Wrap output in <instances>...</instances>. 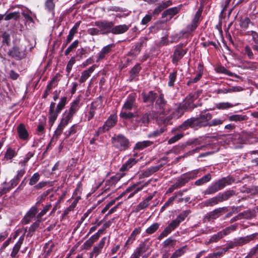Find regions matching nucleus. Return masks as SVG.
I'll use <instances>...</instances> for the list:
<instances>
[{"label": "nucleus", "instance_id": "f257e3e1", "mask_svg": "<svg viewBox=\"0 0 258 258\" xmlns=\"http://www.w3.org/2000/svg\"><path fill=\"white\" fill-rule=\"evenodd\" d=\"M205 110L201 111L198 117H192L183 121L181 124L175 127L172 130V133L176 132H183L189 128L197 130L202 127H204V113Z\"/></svg>", "mask_w": 258, "mask_h": 258}, {"label": "nucleus", "instance_id": "f03ea898", "mask_svg": "<svg viewBox=\"0 0 258 258\" xmlns=\"http://www.w3.org/2000/svg\"><path fill=\"white\" fill-rule=\"evenodd\" d=\"M191 213L190 210L183 211L164 229L157 237V239L161 240L169 235L173 231L180 225V223L185 220V218Z\"/></svg>", "mask_w": 258, "mask_h": 258}, {"label": "nucleus", "instance_id": "7ed1b4c3", "mask_svg": "<svg viewBox=\"0 0 258 258\" xmlns=\"http://www.w3.org/2000/svg\"><path fill=\"white\" fill-rule=\"evenodd\" d=\"M67 103V97L66 96L62 97L60 98L59 103L57 104L55 108V103L51 102L48 111V123L50 127H51L55 120H56L58 114L61 110L64 108Z\"/></svg>", "mask_w": 258, "mask_h": 258}, {"label": "nucleus", "instance_id": "20e7f679", "mask_svg": "<svg viewBox=\"0 0 258 258\" xmlns=\"http://www.w3.org/2000/svg\"><path fill=\"white\" fill-rule=\"evenodd\" d=\"M234 180L231 177L227 176L223 177L213 182L208 188L203 191L205 195H210L215 194L218 191L222 190L227 185H230Z\"/></svg>", "mask_w": 258, "mask_h": 258}, {"label": "nucleus", "instance_id": "39448f33", "mask_svg": "<svg viewBox=\"0 0 258 258\" xmlns=\"http://www.w3.org/2000/svg\"><path fill=\"white\" fill-rule=\"evenodd\" d=\"M111 142L113 147L120 152L128 150L132 145L130 140L122 134L114 135Z\"/></svg>", "mask_w": 258, "mask_h": 258}, {"label": "nucleus", "instance_id": "423d86ee", "mask_svg": "<svg viewBox=\"0 0 258 258\" xmlns=\"http://www.w3.org/2000/svg\"><path fill=\"white\" fill-rule=\"evenodd\" d=\"M150 114L149 112L145 113L141 111L136 112V116L132 121V124L135 128L139 126H148L150 121Z\"/></svg>", "mask_w": 258, "mask_h": 258}, {"label": "nucleus", "instance_id": "0eeeda50", "mask_svg": "<svg viewBox=\"0 0 258 258\" xmlns=\"http://www.w3.org/2000/svg\"><path fill=\"white\" fill-rule=\"evenodd\" d=\"M237 226V224H235L226 227L225 229L213 235L209 239L208 243H213L218 242L224 236L229 234L231 232L235 231Z\"/></svg>", "mask_w": 258, "mask_h": 258}, {"label": "nucleus", "instance_id": "6e6552de", "mask_svg": "<svg viewBox=\"0 0 258 258\" xmlns=\"http://www.w3.org/2000/svg\"><path fill=\"white\" fill-rule=\"evenodd\" d=\"M228 211L227 207H220L215 209L213 211L208 213L204 218V222H210L211 220L217 219L221 216L225 214Z\"/></svg>", "mask_w": 258, "mask_h": 258}, {"label": "nucleus", "instance_id": "1a4fd4ad", "mask_svg": "<svg viewBox=\"0 0 258 258\" xmlns=\"http://www.w3.org/2000/svg\"><path fill=\"white\" fill-rule=\"evenodd\" d=\"M117 121V115L115 114L110 115L104 122L103 125L98 128L96 132L97 136L109 131L116 124Z\"/></svg>", "mask_w": 258, "mask_h": 258}, {"label": "nucleus", "instance_id": "9d476101", "mask_svg": "<svg viewBox=\"0 0 258 258\" xmlns=\"http://www.w3.org/2000/svg\"><path fill=\"white\" fill-rule=\"evenodd\" d=\"M197 98L196 95L190 93L186 96L181 103L182 104L187 111H191L195 108L202 105L201 103L196 104L194 103Z\"/></svg>", "mask_w": 258, "mask_h": 258}, {"label": "nucleus", "instance_id": "9b49d317", "mask_svg": "<svg viewBox=\"0 0 258 258\" xmlns=\"http://www.w3.org/2000/svg\"><path fill=\"white\" fill-rule=\"evenodd\" d=\"M95 25L100 29L101 34H107L111 33L114 23L108 21H98L95 22Z\"/></svg>", "mask_w": 258, "mask_h": 258}, {"label": "nucleus", "instance_id": "f8f14e48", "mask_svg": "<svg viewBox=\"0 0 258 258\" xmlns=\"http://www.w3.org/2000/svg\"><path fill=\"white\" fill-rule=\"evenodd\" d=\"M141 96L143 102L147 104L148 106H153L158 97V94L154 91H150L148 92L143 91Z\"/></svg>", "mask_w": 258, "mask_h": 258}, {"label": "nucleus", "instance_id": "ddd939ff", "mask_svg": "<svg viewBox=\"0 0 258 258\" xmlns=\"http://www.w3.org/2000/svg\"><path fill=\"white\" fill-rule=\"evenodd\" d=\"M182 6V5H179L177 7L171 8L164 11L162 14V18L166 19L163 21V23L170 21L173 16L180 11Z\"/></svg>", "mask_w": 258, "mask_h": 258}, {"label": "nucleus", "instance_id": "4468645a", "mask_svg": "<svg viewBox=\"0 0 258 258\" xmlns=\"http://www.w3.org/2000/svg\"><path fill=\"white\" fill-rule=\"evenodd\" d=\"M203 117L204 127L216 126L222 124L223 123V120L219 118H215L210 121L212 118V114L210 113H204Z\"/></svg>", "mask_w": 258, "mask_h": 258}, {"label": "nucleus", "instance_id": "2eb2a0df", "mask_svg": "<svg viewBox=\"0 0 258 258\" xmlns=\"http://www.w3.org/2000/svg\"><path fill=\"white\" fill-rule=\"evenodd\" d=\"M155 102V109L158 110L160 113H163L167 104V102L164 98V94L163 93L160 94Z\"/></svg>", "mask_w": 258, "mask_h": 258}, {"label": "nucleus", "instance_id": "dca6fc26", "mask_svg": "<svg viewBox=\"0 0 258 258\" xmlns=\"http://www.w3.org/2000/svg\"><path fill=\"white\" fill-rule=\"evenodd\" d=\"M191 173H186L178 178L173 184L176 189L181 188L187 183L191 179L194 178Z\"/></svg>", "mask_w": 258, "mask_h": 258}, {"label": "nucleus", "instance_id": "f3484780", "mask_svg": "<svg viewBox=\"0 0 258 258\" xmlns=\"http://www.w3.org/2000/svg\"><path fill=\"white\" fill-rule=\"evenodd\" d=\"M136 94L135 93L130 94L122 106V109L131 110L136 107Z\"/></svg>", "mask_w": 258, "mask_h": 258}, {"label": "nucleus", "instance_id": "a211bd4d", "mask_svg": "<svg viewBox=\"0 0 258 258\" xmlns=\"http://www.w3.org/2000/svg\"><path fill=\"white\" fill-rule=\"evenodd\" d=\"M247 244L245 237H240L233 239L232 241H229L226 245L229 249H232L235 247L242 246Z\"/></svg>", "mask_w": 258, "mask_h": 258}, {"label": "nucleus", "instance_id": "6ab92c4d", "mask_svg": "<svg viewBox=\"0 0 258 258\" xmlns=\"http://www.w3.org/2000/svg\"><path fill=\"white\" fill-rule=\"evenodd\" d=\"M8 54L16 60H20L26 56L25 49H10Z\"/></svg>", "mask_w": 258, "mask_h": 258}, {"label": "nucleus", "instance_id": "aec40b11", "mask_svg": "<svg viewBox=\"0 0 258 258\" xmlns=\"http://www.w3.org/2000/svg\"><path fill=\"white\" fill-rule=\"evenodd\" d=\"M187 49H175L173 54L171 56L172 62L177 64L178 61L180 60L186 53Z\"/></svg>", "mask_w": 258, "mask_h": 258}, {"label": "nucleus", "instance_id": "412c9836", "mask_svg": "<svg viewBox=\"0 0 258 258\" xmlns=\"http://www.w3.org/2000/svg\"><path fill=\"white\" fill-rule=\"evenodd\" d=\"M25 173L26 169H21L18 171L17 175L10 180V185L8 188H11V190L13 188L17 185L20 180V179L23 177Z\"/></svg>", "mask_w": 258, "mask_h": 258}, {"label": "nucleus", "instance_id": "4be33fe9", "mask_svg": "<svg viewBox=\"0 0 258 258\" xmlns=\"http://www.w3.org/2000/svg\"><path fill=\"white\" fill-rule=\"evenodd\" d=\"M17 133L21 140L26 141L29 139V134L23 123H20L17 127Z\"/></svg>", "mask_w": 258, "mask_h": 258}, {"label": "nucleus", "instance_id": "5701e85b", "mask_svg": "<svg viewBox=\"0 0 258 258\" xmlns=\"http://www.w3.org/2000/svg\"><path fill=\"white\" fill-rule=\"evenodd\" d=\"M105 241L106 237H104L101 239L97 245L93 247L92 252L90 253V258H92L94 255L97 256L101 252L102 249L104 246Z\"/></svg>", "mask_w": 258, "mask_h": 258}, {"label": "nucleus", "instance_id": "b1692460", "mask_svg": "<svg viewBox=\"0 0 258 258\" xmlns=\"http://www.w3.org/2000/svg\"><path fill=\"white\" fill-rule=\"evenodd\" d=\"M172 4V2L170 0H167L166 1H163L160 4H159L158 6L157 7L153 12V15H156L159 14L161 11H162L165 9L167 7L171 6Z\"/></svg>", "mask_w": 258, "mask_h": 258}, {"label": "nucleus", "instance_id": "393cba45", "mask_svg": "<svg viewBox=\"0 0 258 258\" xmlns=\"http://www.w3.org/2000/svg\"><path fill=\"white\" fill-rule=\"evenodd\" d=\"M185 111H187L184 108L182 104L180 103L171 113L172 117L177 119L183 115Z\"/></svg>", "mask_w": 258, "mask_h": 258}, {"label": "nucleus", "instance_id": "a878e982", "mask_svg": "<svg viewBox=\"0 0 258 258\" xmlns=\"http://www.w3.org/2000/svg\"><path fill=\"white\" fill-rule=\"evenodd\" d=\"M130 25L125 24L113 26L111 33L114 34H121L126 32L129 29Z\"/></svg>", "mask_w": 258, "mask_h": 258}, {"label": "nucleus", "instance_id": "bb28decb", "mask_svg": "<svg viewBox=\"0 0 258 258\" xmlns=\"http://www.w3.org/2000/svg\"><path fill=\"white\" fill-rule=\"evenodd\" d=\"M138 160H136L134 158H131L128 160H127L124 164H122V166L120 168L119 171L123 172L128 171L130 168H131L134 165L136 164Z\"/></svg>", "mask_w": 258, "mask_h": 258}, {"label": "nucleus", "instance_id": "cd10ccee", "mask_svg": "<svg viewBox=\"0 0 258 258\" xmlns=\"http://www.w3.org/2000/svg\"><path fill=\"white\" fill-rule=\"evenodd\" d=\"M153 196L150 195L148 196L146 199L140 203L136 207L135 211L136 212H139L142 210H144L148 207L150 204V201L152 200Z\"/></svg>", "mask_w": 258, "mask_h": 258}, {"label": "nucleus", "instance_id": "c85d7f7f", "mask_svg": "<svg viewBox=\"0 0 258 258\" xmlns=\"http://www.w3.org/2000/svg\"><path fill=\"white\" fill-rule=\"evenodd\" d=\"M98 105V101L97 100L93 101L91 103L88 114L86 115L87 117L88 121L91 120L94 117L95 114V111L97 109Z\"/></svg>", "mask_w": 258, "mask_h": 258}, {"label": "nucleus", "instance_id": "c756f323", "mask_svg": "<svg viewBox=\"0 0 258 258\" xmlns=\"http://www.w3.org/2000/svg\"><path fill=\"white\" fill-rule=\"evenodd\" d=\"M222 202L227 201L230 198L236 195V192L234 190H227L223 192L219 193Z\"/></svg>", "mask_w": 258, "mask_h": 258}, {"label": "nucleus", "instance_id": "7c9ffc66", "mask_svg": "<svg viewBox=\"0 0 258 258\" xmlns=\"http://www.w3.org/2000/svg\"><path fill=\"white\" fill-rule=\"evenodd\" d=\"M153 142L150 141H144L142 142H137L133 149V151L136 150H142L150 146L153 144Z\"/></svg>", "mask_w": 258, "mask_h": 258}, {"label": "nucleus", "instance_id": "2f4dec72", "mask_svg": "<svg viewBox=\"0 0 258 258\" xmlns=\"http://www.w3.org/2000/svg\"><path fill=\"white\" fill-rule=\"evenodd\" d=\"M142 68L140 63H137L130 71V78L131 80H135L139 76Z\"/></svg>", "mask_w": 258, "mask_h": 258}, {"label": "nucleus", "instance_id": "473e14b6", "mask_svg": "<svg viewBox=\"0 0 258 258\" xmlns=\"http://www.w3.org/2000/svg\"><path fill=\"white\" fill-rule=\"evenodd\" d=\"M220 203H222V201L218 194L216 196L206 201L205 205L207 207H212Z\"/></svg>", "mask_w": 258, "mask_h": 258}, {"label": "nucleus", "instance_id": "72a5a7b5", "mask_svg": "<svg viewBox=\"0 0 258 258\" xmlns=\"http://www.w3.org/2000/svg\"><path fill=\"white\" fill-rule=\"evenodd\" d=\"M212 179V175L210 173H208L195 182V185L200 186L209 182Z\"/></svg>", "mask_w": 258, "mask_h": 258}, {"label": "nucleus", "instance_id": "f704fd0d", "mask_svg": "<svg viewBox=\"0 0 258 258\" xmlns=\"http://www.w3.org/2000/svg\"><path fill=\"white\" fill-rule=\"evenodd\" d=\"M187 245L183 246L176 249L171 255L170 258H178L182 256L187 251Z\"/></svg>", "mask_w": 258, "mask_h": 258}, {"label": "nucleus", "instance_id": "c9c22d12", "mask_svg": "<svg viewBox=\"0 0 258 258\" xmlns=\"http://www.w3.org/2000/svg\"><path fill=\"white\" fill-rule=\"evenodd\" d=\"M80 101V99L78 97L77 98H76L75 100H74L71 103V107L69 109L68 112L70 113V114H72L73 115H74V114L78 111L79 109L78 106L79 104Z\"/></svg>", "mask_w": 258, "mask_h": 258}, {"label": "nucleus", "instance_id": "e433bc0d", "mask_svg": "<svg viewBox=\"0 0 258 258\" xmlns=\"http://www.w3.org/2000/svg\"><path fill=\"white\" fill-rule=\"evenodd\" d=\"M248 117L245 115L242 114H234L229 116L228 119L231 121H241L246 120Z\"/></svg>", "mask_w": 258, "mask_h": 258}, {"label": "nucleus", "instance_id": "4c0bfd02", "mask_svg": "<svg viewBox=\"0 0 258 258\" xmlns=\"http://www.w3.org/2000/svg\"><path fill=\"white\" fill-rule=\"evenodd\" d=\"M187 146L186 143L185 144H179L178 145L173 147L171 151L175 154L177 155L180 154L181 152L184 151L186 148Z\"/></svg>", "mask_w": 258, "mask_h": 258}, {"label": "nucleus", "instance_id": "58836bf2", "mask_svg": "<svg viewBox=\"0 0 258 258\" xmlns=\"http://www.w3.org/2000/svg\"><path fill=\"white\" fill-rule=\"evenodd\" d=\"M125 173H122L121 175L116 174L115 175L110 177V178L106 181V183H108L110 185H114L120 178L124 176Z\"/></svg>", "mask_w": 258, "mask_h": 258}, {"label": "nucleus", "instance_id": "ea45409f", "mask_svg": "<svg viewBox=\"0 0 258 258\" xmlns=\"http://www.w3.org/2000/svg\"><path fill=\"white\" fill-rule=\"evenodd\" d=\"M120 117L124 119H131V122L135 117L136 112H127L121 111L119 114Z\"/></svg>", "mask_w": 258, "mask_h": 258}, {"label": "nucleus", "instance_id": "a19ab883", "mask_svg": "<svg viewBox=\"0 0 258 258\" xmlns=\"http://www.w3.org/2000/svg\"><path fill=\"white\" fill-rule=\"evenodd\" d=\"M177 72L176 70H174L171 72L168 76L169 81L168 85L169 87H173L174 85V83L176 80Z\"/></svg>", "mask_w": 258, "mask_h": 258}, {"label": "nucleus", "instance_id": "79ce46f5", "mask_svg": "<svg viewBox=\"0 0 258 258\" xmlns=\"http://www.w3.org/2000/svg\"><path fill=\"white\" fill-rule=\"evenodd\" d=\"M165 130L166 128L165 127H160L148 134L147 137L149 138H155L160 136L165 131Z\"/></svg>", "mask_w": 258, "mask_h": 258}, {"label": "nucleus", "instance_id": "37998d69", "mask_svg": "<svg viewBox=\"0 0 258 258\" xmlns=\"http://www.w3.org/2000/svg\"><path fill=\"white\" fill-rule=\"evenodd\" d=\"M238 104H235V105H237ZM235 105H233L230 103L229 102H220L218 103H216L215 104V106L217 109H227L233 107Z\"/></svg>", "mask_w": 258, "mask_h": 258}, {"label": "nucleus", "instance_id": "c03bdc74", "mask_svg": "<svg viewBox=\"0 0 258 258\" xmlns=\"http://www.w3.org/2000/svg\"><path fill=\"white\" fill-rule=\"evenodd\" d=\"M42 117L43 119L42 120H40V122L37 127V132L38 133V135H39L40 133H44L45 131L44 126L46 124V117L45 116H43Z\"/></svg>", "mask_w": 258, "mask_h": 258}, {"label": "nucleus", "instance_id": "a18cd8bd", "mask_svg": "<svg viewBox=\"0 0 258 258\" xmlns=\"http://www.w3.org/2000/svg\"><path fill=\"white\" fill-rule=\"evenodd\" d=\"M17 155L14 149L8 148L5 154V158L7 160H11Z\"/></svg>", "mask_w": 258, "mask_h": 258}, {"label": "nucleus", "instance_id": "49530a36", "mask_svg": "<svg viewBox=\"0 0 258 258\" xmlns=\"http://www.w3.org/2000/svg\"><path fill=\"white\" fill-rule=\"evenodd\" d=\"M176 240L173 239L172 237H169L162 243L163 247L166 248L169 246L173 247L176 244Z\"/></svg>", "mask_w": 258, "mask_h": 258}, {"label": "nucleus", "instance_id": "de8ad7c7", "mask_svg": "<svg viewBox=\"0 0 258 258\" xmlns=\"http://www.w3.org/2000/svg\"><path fill=\"white\" fill-rule=\"evenodd\" d=\"M20 15L19 12H14L8 14L5 16L4 19L6 21H9L11 19H14L15 20H18L20 19Z\"/></svg>", "mask_w": 258, "mask_h": 258}, {"label": "nucleus", "instance_id": "09e8293b", "mask_svg": "<svg viewBox=\"0 0 258 258\" xmlns=\"http://www.w3.org/2000/svg\"><path fill=\"white\" fill-rule=\"evenodd\" d=\"M159 223H154L146 230V232L148 235L152 234L159 229Z\"/></svg>", "mask_w": 258, "mask_h": 258}, {"label": "nucleus", "instance_id": "8fccbe9b", "mask_svg": "<svg viewBox=\"0 0 258 258\" xmlns=\"http://www.w3.org/2000/svg\"><path fill=\"white\" fill-rule=\"evenodd\" d=\"M178 132V133L176 135H174V136H173L168 140V144L170 145L175 143L176 142L181 139L184 136L183 132Z\"/></svg>", "mask_w": 258, "mask_h": 258}, {"label": "nucleus", "instance_id": "3c124183", "mask_svg": "<svg viewBox=\"0 0 258 258\" xmlns=\"http://www.w3.org/2000/svg\"><path fill=\"white\" fill-rule=\"evenodd\" d=\"M40 178V175L38 172L34 173L29 180V184L31 186H34L39 180Z\"/></svg>", "mask_w": 258, "mask_h": 258}, {"label": "nucleus", "instance_id": "603ef678", "mask_svg": "<svg viewBox=\"0 0 258 258\" xmlns=\"http://www.w3.org/2000/svg\"><path fill=\"white\" fill-rule=\"evenodd\" d=\"M40 221L37 220L35 222H34L29 227L28 230V234H30V236H32L34 232L36 230V229L39 227L40 225Z\"/></svg>", "mask_w": 258, "mask_h": 258}, {"label": "nucleus", "instance_id": "864d4df0", "mask_svg": "<svg viewBox=\"0 0 258 258\" xmlns=\"http://www.w3.org/2000/svg\"><path fill=\"white\" fill-rule=\"evenodd\" d=\"M150 245L151 244L149 241L148 240H145L144 241H142L138 246L144 253H145L149 249Z\"/></svg>", "mask_w": 258, "mask_h": 258}, {"label": "nucleus", "instance_id": "5fc2aeb1", "mask_svg": "<svg viewBox=\"0 0 258 258\" xmlns=\"http://www.w3.org/2000/svg\"><path fill=\"white\" fill-rule=\"evenodd\" d=\"M215 70L217 73L224 74L228 75L230 76H232V73L222 66H219L217 67L215 69Z\"/></svg>", "mask_w": 258, "mask_h": 258}, {"label": "nucleus", "instance_id": "6e6d98bb", "mask_svg": "<svg viewBox=\"0 0 258 258\" xmlns=\"http://www.w3.org/2000/svg\"><path fill=\"white\" fill-rule=\"evenodd\" d=\"M204 147H205L204 146H202L201 147H197L195 149L186 152L183 156L179 157V158L187 157V156L192 155L194 154L195 153L199 152L201 150H202Z\"/></svg>", "mask_w": 258, "mask_h": 258}, {"label": "nucleus", "instance_id": "4d7b16f0", "mask_svg": "<svg viewBox=\"0 0 258 258\" xmlns=\"http://www.w3.org/2000/svg\"><path fill=\"white\" fill-rule=\"evenodd\" d=\"M80 129V126L77 124L72 125L68 131V133L67 134L66 138H69L70 136L76 134L78 130Z\"/></svg>", "mask_w": 258, "mask_h": 258}, {"label": "nucleus", "instance_id": "13d9d810", "mask_svg": "<svg viewBox=\"0 0 258 258\" xmlns=\"http://www.w3.org/2000/svg\"><path fill=\"white\" fill-rule=\"evenodd\" d=\"M54 0H46L45 3V9L49 12H53L55 7Z\"/></svg>", "mask_w": 258, "mask_h": 258}, {"label": "nucleus", "instance_id": "bf43d9fd", "mask_svg": "<svg viewBox=\"0 0 258 258\" xmlns=\"http://www.w3.org/2000/svg\"><path fill=\"white\" fill-rule=\"evenodd\" d=\"M202 138L200 137L198 138H195L191 140H189L186 141V144L187 146H191V145H199L202 144Z\"/></svg>", "mask_w": 258, "mask_h": 258}, {"label": "nucleus", "instance_id": "052dcab7", "mask_svg": "<svg viewBox=\"0 0 258 258\" xmlns=\"http://www.w3.org/2000/svg\"><path fill=\"white\" fill-rule=\"evenodd\" d=\"M51 207V204H49L46 206H45L43 209V210L39 213L37 215V219H40L42 216L45 215L47 212L50 210Z\"/></svg>", "mask_w": 258, "mask_h": 258}, {"label": "nucleus", "instance_id": "680f3d73", "mask_svg": "<svg viewBox=\"0 0 258 258\" xmlns=\"http://www.w3.org/2000/svg\"><path fill=\"white\" fill-rule=\"evenodd\" d=\"M64 126L60 124L59 122V124L58 125L56 130L54 132V133L53 135V137L57 139L58 138V137L61 134L62 131L64 128Z\"/></svg>", "mask_w": 258, "mask_h": 258}, {"label": "nucleus", "instance_id": "e2e57ef3", "mask_svg": "<svg viewBox=\"0 0 258 258\" xmlns=\"http://www.w3.org/2000/svg\"><path fill=\"white\" fill-rule=\"evenodd\" d=\"M202 9H199L198 11L197 12L194 18L193 19L192 22L194 23H196V24L198 25L201 19V15L202 13Z\"/></svg>", "mask_w": 258, "mask_h": 258}, {"label": "nucleus", "instance_id": "0e129e2a", "mask_svg": "<svg viewBox=\"0 0 258 258\" xmlns=\"http://www.w3.org/2000/svg\"><path fill=\"white\" fill-rule=\"evenodd\" d=\"M144 253L143 251L138 246L134 250L130 258H140V257Z\"/></svg>", "mask_w": 258, "mask_h": 258}, {"label": "nucleus", "instance_id": "69168bd1", "mask_svg": "<svg viewBox=\"0 0 258 258\" xmlns=\"http://www.w3.org/2000/svg\"><path fill=\"white\" fill-rule=\"evenodd\" d=\"M38 211V208L35 207H32L30 210L27 212L26 215L30 218H34L35 217L36 214Z\"/></svg>", "mask_w": 258, "mask_h": 258}, {"label": "nucleus", "instance_id": "338daca9", "mask_svg": "<svg viewBox=\"0 0 258 258\" xmlns=\"http://www.w3.org/2000/svg\"><path fill=\"white\" fill-rule=\"evenodd\" d=\"M49 183V181H42L41 182H39L38 183L36 184L34 186V189L35 190H40L42 189L43 187L47 186V185Z\"/></svg>", "mask_w": 258, "mask_h": 258}, {"label": "nucleus", "instance_id": "774afa93", "mask_svg": "<svg viewBox=\"0 0 258 258\" xmlns=\"http://www.w3.org/2000/svg\"><path fill=\"white\" fill-rule=\"evenodd\" d=\"M52 191V189H48L47 190L44 191L40 196H39L37 199H39L40 201L43 202L48 195Z\"/></svg>", "mask_w": 258, "mask_h": 258}]
</instances>
